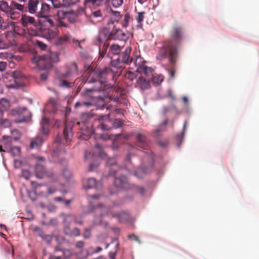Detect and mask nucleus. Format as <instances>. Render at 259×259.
<instances>
[{
	"instance_id": "obj_1",
	"label": "nucleus",
	"mask_w": 259,
	"mask_h": 259,
	"mask_svg": "<svg viewBox=\"0 0 259 259\" xmlns=\"http://www.w3.org/2000/svg\"><path fill=\"white\" fill-rule=\"evenodd\" d=\"M184 37V30L182 26H174L169 33V38L162 45L156 58L162 60L168 58L170 62L175 63L178 56V47Z\"/></svg>"
},
{
	"instance_id": "obj_2",
	"label": "nucleus",
	"mask_w": 259,
	"mask_h": 259,
	"mask_svg": "<svg viewBox=\"0 0 259 259\" xmlns=\"http://www.w3.org/2000/svg\"><path fill=\"white\" fill-rule=\"evenodd\" d=\"M89 74L90 75L87 77L86 82L89 83L94 82L96 85L93 88L85 90V95L86 96H89L90 93L98 92L103 90L106 81L112 79L114 77L113 72L109 68H105L102 70L91 71L89 69L84 72V77H86Z\"/></svg>"
},
{
	"instance_id": "obj_3",
	"label": "nucleus",
	"mask_w": 259,
	"mask_h": 259,
	"mask_svg": "<svg viewBox=\"0 0 259 259\" xmlns=\"http://www.w3.org/2000/svg\"><path fill=\"white\" fill-rule=\"evenodd\" d=\"M146 62L141 57H138L134 61V64L137 67V72L143 74L146 76H152V82L156 85H159L163 80V76L162 75L153 76L152 74L153 69L148 67L145 65Z\"/></svg>"
},
{
	"instance_id": "obj_4",
	"label": "nucleus",
	"mask_w": 259,
	"mask_h": 259,
	"mask_svg": "<svg viewBox=\"0 0 259 259\" xmlns=\"http://www.w3.org/2000/svg\"><path fill=\"white\" fill-rule=\"evenodd\" d=\"M131 49L126 47L124 51L120 53L116 58L112 57L111 65L116 68H121L124 64H128L132 62L133 59L130 57Z\"/></svg>"
},
{
	"instance_id": "obj_5",
	"label": "nucleus",
	"mask_w": 259,
	"mask_h": 259,
	"mask_svg": "<svg viewBox=\"0 0 259 259\" xmlns=\"http://www.w3.org/2000/svg\"><path fill=\"white\" fill-rule=\"evenodd\" d=\"M95 212L96 215L94 217L93 224V226L99 225L102 223V218L108 215H111V209L103 206L102 204H99L95 208Z\"/></svg>"
},
{
	"instance_id": "obj_6",
	"label": "nucleus",
	"mask_w": 259,
	"mask_h": 259,
	"mask_svg": "<svg viewBox=\"0 0 259 259\" xmlns=\"http://www.w3.org/2000/svg\"><path fill=\"white\" fill-rule=\"evenodd\" d=\"M12 116H18L20 119L15 121L16 123H21L26 121L29 116L28 109L24 107H18L13 109L10 113Z\"/></svg>"
},
{
	"instance_id": "obj_7",
	"label": "nucleus",
	"mask_w": 259,
	"mask_h": 259,
	"mask_svg": "<svg viewBox=\"0 0 259 259\" xmlns=\"http://www.w3.org/2000/svg\"><path fill=\"white\" fill-rule=\"evenodd\" d=\"M34 171L36 177L38 179H42L45 177L50 178L53 176V173L51 170H46L44 166L39 163L36 164Z\"/></svg>"
},
{
	"instance_id": "obj_8",
	"label": "nucleus",
	"mask_w": 259,
	"mask_h": 259,
	"mask_svg": "<svg viewBox=\"0 0 259 259\" xmlns=\"http://www.w3.org/2000/svg\"><path fill=\"white\" fill-rule=\"evenodd\" d=\"M112 35V30L110 31L108 28H103L99 33L96 38L95 43L99 45L102 44L104 41L107 40L112 39L111 37Z\"/></svg>"
},
{
	"instance_id": "obj_9",
	"label": "nucleus",
	"mask_w": 259,
	"mask_h": 259,
	"mask_svg": "<svg viewBox=\"0 0 259 259\" xmlns=\"http://www.w3.org/2000/svg\"><path fill=\"white\" fill-rule=\"evenodd\" d=\"M114 186L117 189H127L129 188V184L127 182V178L124 176H121L120 177H115L114 180ZM117 190L115 191H111V193H116Z\"/></svg>"
},
{
	"instance_id": "obj_10",
	"label": "nucleus",
	"mask_w": 259,
	"mask_h": 259,
	"mask_svg": "<svg viewBox=\"0 0 259 259\" xmlns=\"http://www.w3.org/2000/svg\"><path fill=\"white\" fill-rule=\"evenodd\" d=\"M13 77L15 79V82L9 85V87L14 89H18L25 85L23 81L24 76L20 71H15L13 73Z\"/></svg>"
},
{
	"instance_id": "obj_11",
	"label": "nucleus",
	"mask_w": 259,
	"mask_h": 259,
	"mask_svg": "<svg viewBox=\"0 0 259 259\" xmlns=\"http://www.w3.org/2000/svg\"><path fill=\"white\" fill-rule=\"evenodd\" d=\"M112 39L125 41L130 37V33L128 32H124L119 28H114L112 29Z\"/></svg>"
},
{
	"instance_id": "obj_12",
	"label": "nucleus",
	"mask_w": 259,
	"mask_h": 259,
	"mask_svg": "<svg viewBox=\"0 0 259 259\" xmlns=\"http://www.w3.org/2000/svg\"><path fill=\"white\" fill-rule=\"evenodd\" d=\"M93 156H98L103 158H105L107 156L106 154L104 152L103 147L99 144H97L95 145L93 155H91L90 153H88V152L86 151L84 155V160H87L90 157Z\"/></svg>"
},
{
	"instance_id": "obj_13",
	"label": "nucleus",
	"mask_w": 259,
	"mask_h": 259,
	"mask_svg": "<svg viewBox=\"0 0 259 259\" xmlns=\"http://www.w3.org/2000/svg\"><path fill=\"white\" fill-rule=\"evenodd\" d=\"M49 61V56L41 55L34 58L33 60V62L36 63L38 67L41 69H46L50 66V64L48 62Z\"/></svg>"
},
{
	"instance_id": "obj_14",
	"label": "nucleus",
	"mask_w": 259,
	"mask_h": 259,
	"mask_svg": "<svg viewBox=\"0 0 259 259\" xmlns=\"http://www.w3.org/2000/svg\"><path fill=\"white\" fill-rule=\"evenodd\" d=\"M73 124V123L71 122H67L66 121L65 123V126L63 130V136L66 142H70L71 141V139L73 136V133L72 132Z\"/></svg>"
},
{
	"instance_id": "obj_15",
	"label": "nucleus",
	"mask_w": 259,
	"mask_h": 259,
	"mask_svg": "<svg viewBox=\"0 0 259 259\" xmlns=\"http://www.w3.org/2000/svg\"><path fill=\"white\" fill-rule=\"evenodd\" d=\"M39 3V0H28L26 8L27 12L31 14H37L38 5Z\"/></svg>"
},
{
	"instance_id": "obj_16",
	"label": "nucleus",
	"mask_w": 259,
	"mask_h": 259,
	"mask_svg": "<svg viewBox=\"0 0 259 259\" xmlns=\"http://www.w3.org/2000/svg\"><path fill=\"white\" fill-rule=\"evenodd\" d=\"M51 6L46 3H41L40 10L37 13L39 18H47L51 11Z\"/></svg>"
},
{
	"instance_id": "obj_17",
	"label": "nucleus",
	"mask_w": 259,
	"mask_h": 259,
	"mask_svg": "<svg viewBox=\"0 0 259 259\" xmlns=\"http://www.w3.org/2000/svg\"><path fill=\"white\" fill-rule=\"evenodd\" d=\"M150 87L149 79H146L143 76H141L137 79L136 88H139L142 90H145L149 89Z\"/></svg>"
},
{
	"instance_id": "obj_18",
	"label": "nucleus",
	"mask_w": 259,
	"mask_h": 259,
	"mask_svg": "<svg viewBox=\"0 0 259 259\" xmlns=\"http://www.w3.org/2000/svg\"><path fill=\"white\" fill-rule=\"evenodd\" d=\"M39 29L43 36L48 39L54 38L58 34L57 30H52L49 28H44L42 26H40Z\"/></svg>"
},
{
	"instance_id": "obj_19",
	"label": "nucleus",
	"mask_w": 259,
	"mask_h": 259,
	"mask_svg": "<svg viewBox=\"0 0 259 259\" xmlns=\"http://www.w3.org/2000/svg\"><path fill=\"white\" fill-rule=\"evenodd\" d=\"M52 107V110L51 112L53 113H56L58 111H61L63 112H65L64 116L66 117L70 112V110L67 109L64 107H61L58 105L55 104L54 103H50L47 105V108Z\"/></svg>"
},
{
	"instance_id": "obj_20",
	"label": "nucleus",
	"mask_w": 259,
	"mask_h": 259,
	"mask_svg": "<svg viewBox=\"0 0 259 259\" xmlns=\"http://www.w3.org/2000/svg\"><path fill=\"white\" fill-rule=\"evenodd\" d=\"M21 23L23 27H26L29 25L35 26L36 21L34 17L23 14L21 18Z\"/></svg>"
},
{
	"instance_id": "obj_21",
	"label": "nucleus",
	"mask_w": 259,
	"mask_h": 259,
	"mask_svg": "<svg viewBox=\"0 0 259 259\" xmlns=\"http://www.w3.org/2000/svg\"><path fill=\"white\" fill-rule=\"evenodd\" d=\"M136 139L137 145L138 147L145 150L148 149L149 146L147 139L144 135L139 134L137 136Z\"/></svg>"
},
{
	"instance_id": "obj_22",
	"label": "nucleus",
	"mask_w": 259,
	"mask_h": 259,
	"mask_svg": "<svg viewBox=\"0 0 259 259\" xmlns=\"http://www.w3.org/2000/svg\"><path fill=\"white\" fill-rule=\"evenodd\" d=\"M20 137H12L8 136H3L2 140L5 145V148L7 150L12 147V143L13 141H17L19 139Z\"/></svg>"
},
{
	"instance_id": "obj_23",
	"label": "nucleus",
	"mask_w": 259,
	"mask_h": 259,
	"mask_svg": "<svg viewBox=\"0 0 259 259\" xmlns=\"http://www.w3.org/2000/svg\"><path fill=\"white\" fill-rule=\"evenodd\" d=\"M111 216L112 218H116L119 222H126L129 219V214L125 211H121L118 213H113L111 211Z\"/></svg>"
},
{
	"instance_id": "obj_24",
	"label": "nucleus",
	"mask_w": 259,
	"mask_h": 259,
	"mask_svg": "<svg viewBox=\"0 0 259 259\" xmlns=\"http://www.w3.org/2000/svg\"><path fill=\"white\" fill-rule=\"evenodd\" d=\"M71 40V37L67 34H63L62 36L58 37L56 40L55 44L56 45L60 46L66 44Z\"/></svg>"
},
{
	"instance_id": "obj_25",
	"label": "nucleus",
	"mask_w": 259,
	"mask_h": 259,
	"mask_svg": "<svg viewBox=\"0 0 259 259\" xmlns=\"http://www.w3.org/2000/svg\"><path fill=\"white\" fill-rule=\"evenodd\" d=\"M77 74V66L75 63H72L69 64L67 67V72L65 74V77L76 75Z\"/></svg>"
},
{
	"instance_id": "obj_26",
	"label": "nucleus",
	"mask_w": 259,
	"mask_h": 259,
	"mask_svg": "<svg viewBox=\"0 0 259 259\" xmlns=\"http://www.w3.org/2000/svg\"><path fill=\"white\" fill-rule=\"evenodd\" d=\"M50 120L49 118L44 117L40 122L41 132L44 135H47L49 133V124Z\"/></svg>"
},
{
	"instance_id": "obj_27",
	"label": "nucleus",
	"mask_w": 259,
	"mask_h": 259,
	"mask_svg": "<svg viewBox=\"0 0 259 259\" xmlns=\"http://www.w3.org/2000/svg\"><path fill=\"white\" fill-rule=\"evenodd\" d=\"M120 52L121 49L119 46L117 45H113L110 47L109 49L108 55L110 56L111 54H112L113 56L111 57V59L112 57L115 58L120 54Z\"/></svg>"
},
{
	"instance_id": "obj_28",
	"label": "nucleus",
	"mask_w": 259,
	"mask_h": 259,
	"mask_svg": "<svg viewBox=\"0 0 259 259\" xmlns=\"http://www.w3.org/2000/svg\"><path fill=\"white\" fill-rule=\"evenodd\" d=\"M43 143V139L41 136H37L33 138L30 142V147L31 149L37 148L40 147Z\"/></svg>"
},
{
	"instance_id": "obj_29",
	"label": "nucleus",
	"mask_w": 259,
	"mask_h": 259,
	"mask_svg": "<svg viewBox=\"0 0 259 259\" xmlns=\"http://www.w3.org/2000/svg\"><path fill=\"white\" fill-rule=\"evenodd\" d=\"M11 8L14 10H17L22 13H25L27 12L26 7L24 5L19 4L14 1H12L11 2Z\"/></svg>"
},
{
	"instance_id": "obj_30",
	"label": "nucleus",
	"mask_w": 259,
	"mask_h": 259,
	"mask_svg": "<svg viewBox=\"0 0 259 259\" xmlns=\"http://www.w3.org/2000/svg\"><path fill=\"white\" fill-rule=\"evenodd\" d=\"M90 18L91 19V21L92 22L96 19L98 21H100L103 19L102 12L100 10L94 11L91 13Z\"/></svg>"
},
{
	"instance_id": "obj_31",
	"label": "nucleus",
	"mask_w": 259,
	"mask_h": 259,
	"mask_svg": "<svg viewBox=\"0 0 259 259\" xmlns=\"http://www.w3.org/2000/svg\"><path fill=\"white\" fill-rule=\"evenodd\" d=\"M97 185L96 179L91 178L88 179V180L83 184L84 187L86 189L94 188Z\"/></svg>"
},
{
	"instance_id": "obj_32",
	"label": "nucleus",
	"mask_w": 259,
	"mask_h": 259,
	"mask_svg": "<svg viewBox=\"0 0 259 259\" xmlns=\"http://www.w3.org/2000/svg\"><path fill=\"white\" fill-rule=\"evenodd\" d=\"M99 47V55L101 57H103L106 54L107 50L109 47V44L104 41L102 44H98L96 43Z\"/></svg>"
},
{
	"instance_id": "obj_33",
	"label": "nucleus",
	"mask_w": 259,
	"mask_h": 259,
	"mask_svg": "<svg viewBox=\"0 0 259 259\" xmlns=\"http://www.w3.org/2000/svg\"><path fill=\"white\" fill-rule=\"evenodd\" d=\"M101 3L100 0H84L83 5L85 8H91L98 5Z\"/></svg>"
},
{
	"instance_id": "obj_34",
	"label": "nucleus",
	"mask_w": 259,
	"mask_h": 259,
	"mask_svg": "<svg viewBox=\"0 0 259 259\" xmlns=\"http://www.w3.org/2000/svg\"><path fill=\"white\" fill-rule=\"evenodd\" d=\"M8 17H10L12 20H17L20 17V13L11 8V10L7 14Z\"/></svg>"
},
{
	"instance_id": "obj_35",
	"label": "nucleus",
	"mask_w": 259,
	"mask_h": 259,
	"mask_svg": "<svg viewBox=\"0 0 259 259\" xmlns=\"http://www.w3.org/2000/svg\"><path fill=\"white\" fill-rule=\"evenodd\" d=\"M7 152H10L13 156H19L21 153V149L18 146H12L10 149H7Z\"/></svg>"
},
{
	"instance_id": "obj_36",
	"label": "nucleus",
	"mask_w": 259,
	"mask_h": 259,
	"mask_svg": "<svg viewBox=\"0 0 259 259\" xmlns=\"http://www.w3.org/2000/svg\"><path fill=\"white\" fill-rule=\"evenodd\" d=\"M11 10V5L9 6L8 3L4 0L0 1V10L4 12L6 14Z\"/></svg>"
},
{
	"instance_id": "obj_37",
	"label": "nucleus",
	"mask_w": 259,
	"mask_h": 259,
	"mask_svg": "<svg viewBox=\"0 0 259 259\" xmlns=\"http://www.w3.org/2000/svg\"><path fill=\"white\" fill-rule=\"evenodd\" d=\"M167 124V120L165 119L159 127L154 131V134L155 136L159 135V133L165 130L166 125Z\"/></svg>"
},
{
	"instance_id": "obj_38",
	"label": "nucleus",
	"mask_w": 259,
	"mask_h": 259,
	"mask_svg": "<svg viewBox=\"0 0 259 259\" xmlns=\"http://www.w3.org/2000/svg\"><path fill=\"white\" fill-rule=\"evenodd\" d=\"M111 13L112 14L111 18V22L113 24L114 22L118 21L121 17L120 12L118 11H115L111 10Z\"/></svg>"
},
{
	"instance_id": "obj_39",
	"label": "nucleus",
	"mask_w": 259,
	"mask_h": 259,
	"mask_svg": "<svg viewBox=\"0 0 259 259\" xmlns=\"http://www.w3.org/2000/svg\"><path fill=\"white\" fill-rule=\"evenodd\" d=\"M0 107L2 108V110H8L10 107L9 101L5 98L1 99L0 100Z\"/></svg>"
},
{
	"instance_id": "obj_40",
	"label": "nucleus",
	"mask_w": 259,
	"mask_h": 259,
	"mask_svg": "<svg viewBox=\"0 0 259 259\" xmlns=\"http://www.w3.org/2000/svg\"><path fill=\"white\" fill-rule=\"evenodd\" d=\"M93 227V225H91L89 228H86L84 229L83 233V236L85 239L89 238L91 237V231Z\"/></svg>"
},
{
	"instance_id": "obj_41",
	"label": "nucleus",
	"mask_w": 259,
	"mask_h": 259,
	"mask_svg": "<svg viewBox=\"0 0 259 259\" xmlns=\"http://www.w3.org/2000/svg\"><path fill=\"white\" fill-rule=\"evenodd\" d=\"M169 62L170 63H171L172 64V67L171 68H168V71L170 77L171 78H173L175 77V72L176 71V61L175 63L170 62L169 61Z\"/></svg>"
},
{
	"instance_id": "obj_42",
	"label": "nucleus",
	"mask_w": 259,
	"mask_h": 259,
	"mask_svg": "<svg viewBox=\"0 0 259 259\" xmlns=\"http://www.w3.org/2000/svg\"><path fill=\"white\" fill-rule=\"evenodd\" d=\"M131 20L130 16L128 13H126L124 16L123 21L122 23V25L124 27L128 26Z\"/></svg>"
},
{
	"instance_id": "obj_43",
	"label": "nucleus",
	"mask_w": 259,
	"mask_h": 259,
	"mask_svg": "<svg viewBox=\"0 0 259 259\" xmlns=\"http://www.w3.org/2000/svg\"><path fill=\"white\" fill-rule=\"evenodd\" d=\"M91 105H92V103L90 102H83L82 103H80L79 102H77L75 103L74 107L75 108H77L79 107H83V106L88 107H90Z\"/></svg>"
},
{
	"instance_id": "obj_44",
	"label": "nucleus",
	"mask_w": 259,
	"mask_h": 259,
	"mask_svg": "<svg viewBox=\"0 0 259 259\" xmlns=\"http://www.w3.org/2000/svg\"><path fill=\"white\" fill-rule=\"evenodd\" d=\"M74 4L75 3L73 0H62V2H61V8L68 7Z\"/></svg>"
},
{
	"instance_id": "obj_45",
	"label": "nucleus",
	"mask_w": 259,
	"mask_h": 259,
	"mask_svg": "<svg viewBox=\"0 0 259 259\" xmlns=\"http://www.w3.org/2000/svg\"><path fill=\"white\" fill-rule=\"evenodd\" d=\"M90 253L88 250L82 249L78 252V255L82 258H85L89 255Z\"/></svg>"
},
{
	"instance_id": "obj_46",
	"label": "nucleus",
	"mask_w": 259,
	"mask_h": 259,
	"mask_svg": "<svg viewBox=\"0 0 259 259\" xmlns=\"http://www.w3.org/2000/svg\"><path fill=\"white\" fill-rule=\"evenodd\" d=\"M144 12H139L138 13V16L136 18V20L138 21V23L140 25V27H142V22L143 21L144 18Z\"/></svg>"
},
{
	"instance_id": "obj_47",
	"label": "nucleus",
	"mask_w": 259,
	"mask_h": 259,
	"mask_svg": "<svg viewBox=\"0 0 259 259\" xmlns=\"http://www.w3.org/2000/svg\"><path fill=\"white\" fill-rule=\"evenodd\" d=\"M125 77L130 81H133L136 77V74L134 72L127 71L125 74Z\"/></svg>"
},
{
	"instance_id": "obj_48",
	"label": "nucleus",
	"mask_w": 259,
	"mask_h": 259,
	"mask_svg": "<svg viewBox=\"0 0 259 259\" xmlns=\"http://www.w3.org/2000/svg\"><path fill=\"white\" fill-rule=\"evenodd\" d=\"M61 15H62V16H64L65 13L63 11L58 12V19L59 20L58 23L61 26L66 27V24L61 20Z\"/></svg>"
},
{
	"instance_id": "obj_49",
	"label": "nucleus",
	"mask_w": 259,
	"mask_h": 259,
	"mask_svg": "<svg viewBox=\"0 0 259 259\" xmlns=\"http://www.w3.org/2000/svg\"><path fill=\"white\" fill-rule=\"evenodd\" d=\"M123 4V0H112L111 5L114 8H118Z\"/></svg>"
},
{
	"instance_id": "obj_50",
	"label": "nucleus",
	"mask_w": 259,
	"mask_h": 259,
	"mask_svg": "<svg viewBox=\"0 0 259 259\" xmlns=\"http://www.w3.org/2000/svg\"><path fill=\"white\" fill-rule=\"evenodd\" d=\"M113 125L115 128H117L120 127L123 125V122L122 120L119 119H115L113 123Z\"/></svg>"
},
{
	"instance_id": "obj_51",
	"label": "nucleus",
	"mask_w": 259,
	"mask_h": 259,
	"mask_svg": "<svg viewBox=\"0 0 259 259\" xmlns=\"http://www.w3.org/2000/svg\"><path fill=\"white\" fill-rule=\"evenodd\" d=\"M63 175L65 179H68L71 177L72 174L69 169H64L63 171Z\"/></svg>"
},
{
	"instance_id": "obj_52",
	"label": "nucleus",
	"mask_w": 259,
	"mask_h": 259,
	"mask_svg": "<svg viewBox=\"0 0 259 259\" xmlns=\"http://www.w3.org/2000/svg\"><path fill=\"white\" fill-rule=\"evenodd\" d=\"M70 83L66 80H61L59 85L63 88H68L70 87Z\"/></svg>"
},
{
	"instance_id": "obj_53",
	"label": "nucleus",
	"mask_w": 259,
	"mask_h": 259,
	"mask_svg": "<svg viewBox=\"0 0 259 259\" xmlns=\"http://www.w3.org/2000/svg\"><path fill=\"white\" fill-rule=\"evenodd\" d=\"M22 175L25 179L28 180L30 177L31 174L29 171L27 170H22Z\"/></svg>"
},
{
	"instance_id": "obj_54",
	"label": "nucleus",
	"mask_w": 259,
	"mask_h": 259,
	"mask_svg": "<svg viewBox=\"0 0 259 259\" xmlns=\"http://www.w3.org/2000/svg\"><path fill=\"white\" fill-rule=\"evenodd\" d=\"M84 245L85 243L83 241H78L76 243L75 247L80 250L83 249Z\"/></svg>"
},
{
	"instance_id": "obj_55",
	"label": "nucleus",
	"mask_w": 259,
	"mask_h": 259,
	"mask_svg": "<svg viewBox=\"0 0 259 259\" xmlns=\"http://www.w3.org/2000/svg\"><path fill=\"white\" fill-rule=\"evenodd\" d=\"M36 44L41 50H45L47 48V45L41 41H37Z\"/></svg>"
},
{
	"instance_id": "obj_56",
	"label": "nucleus",
	"mask_w": 259,
	"mask_h": 259,
	"mask_svg": "<svg viewBox=\"0 0 259 259\" xmlns=\"http://www.w3.org/2000/svg\"><path fill=\"white\" fill-rule=\"evenodd\" d=\"M71 235H74L75 236H78L80 235V230L79 229L77 228H74L72 231L70 233Z\"/></svg>"
},
{
	"instance_id": "obj_57",
	"label": "nucleus",
	"mask_w": 259,
	"mask_h": 259,
	"mask_svg": "<svg viewBox=\"0 0 259 259\" xmlns=\"http://www.w3.org/2000/svg\"><path fill=\"white\" fill-rule=\"evenodd\" d=\"M116 160L113 158H110L108 159L107 161V164L109 166H114V165L116 164Z\"/></svg>"
},
{
	"instance_id": "obj_58",
	"label": "nucleus",
	"mask_w": 259,
	"mask_h": 259,
	"mask_svg": "<svg viewBox=\"0 0 259 259\" xmlns=\"http://www.w3.org/2000/svg\"><path fill=\"white\" fill-rule=\"evenodd\" d=\"M98 127L103 131H109L110 130V127L103 123H100L98 125Z\"/></svg>"
},
{
	"instance_id": "obj_59",
	"label": "nucleus",
	"mask_w": 259,
	"mask_h": 259,
	"mask_svg": "<svg viewBox=\"0 0 259 259\" xmlns=\"http://www.w3.org/2000/svg\"><path fill=\"white\" fill-rule=\"evenodd\" d=\"M41 237L48 243H50L52 240V236L50 235H44L41 236Z\"/></svg>"
},
{
	"instance_id": "obj_60",
	"label": "nucleus",
	"mask_w": 259,
	"mask_h": 259,
	"mask_svg": "<svg viewBox=\"0 0 259 259\" xmlns=\"http://www.w3.org/2000/svg\"><path fill=\"white\" fill-rule=\"evenodd\" d=\"M46 19L47 22L49 23L50 26L52 27H54L56 26V24L54 23V22L50 18L49 15L47 16V18H45Z\"/></svg>"
},
{
	"instance_id": "obj_61",
	"label": "nucleus",
	"mask_w": 259,
	"mask_h": 259,
	"mask_svg": "<svg viewBox=\"0 0 259 259\" xmlns=\"http://www.w3.org/2000/svg\"><path fill=\"white\" fill-rule=\"evenodd\" d=\"M7 67V63L5 62H0V71H3L5 70Z\"/></svg>"
},
{
	"instance_id": "obj_62",
	"label": "nucleus",
	"mask_w": 259,
	"mask_h": 259,
	"mask_svg": "<svg viewBox=\"0 0 259 259\" xmlns=\"http://www.w3.org/2000/svg\"><path fill=\"white\" fill-rule=\"evenodd\" d=\"M128 237L130 239H133L135 241L140 242L139 237L134 234H132V235H129Z\"/></svg>"
},
{
	"instance_id": "obj_63",
	"label": "nucleus",
	"mask_w": 259,
	"mask_h": 259,
	"mask_svg": "<svg viewBox=\"0 0 259 259\" xmlns=\"http://www.w3.org/2000/svg\"><path fill=\"white\" fill-rule=\"evenodd\" d=\"M117 254L116 250L114 252H110L109 253V256L110 259H115V257Z\"/></svg>"
},
{
	"instance_id": "obj_64",
	"label": "nucleus",
	"mask_w": 259,
	"mask_h": 259,
	"mask_svg": "<svg viewBox=\"0 0 259 259\" xmlns=\"http://www.w3.org/2000/svg\"><path fill=\"white\" fill-rule=\"evenodd\" d=\"M48 73H42L40 75V78L41 80L45 81L48 78Z\"/></svg>"
}]
</instances>
